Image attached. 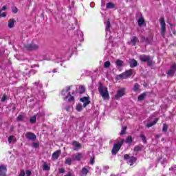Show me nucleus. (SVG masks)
I'll use <instances>...</instances> for the list:
<instances>
[{
	"label": "nucleus",
	"instance_id": "f8f14e48",
	"mask_svg": "<svg viewBox=\"0 0 176 176\" xmlns=\"http://www.w3.org/2000/svg\"><path fill=\"white\" fill-rule=\"evenodd\" d=\"M176 72V64H173L169 71L167 72L168 76H174V74Z\"/></svg>",
	"mask_w": 176,
	"mask_h": 176
},
{
	"label": "nucleus",
	"instance_id": "603ef678",
	"mask_svg": "<svg viewBox=\"0 0 176 176\" xmlns=\"http://www.w3.org/2000/svg\"><path fill=\"white\" fill-rule=\"evenodd\" d=\"M23 118H24V117H23V116L20 115V116H19L17 117L16 120H23Z\"/></svg>",
	"mask_w": 176,
	"mask_h": 176
},
{
	"label": "nucleus",
	"instance_id": "5701e85b",
	"mask_svg": "<svg viewBox=\"0 0 176 176\" xmlns=\"http://www.w3.org/2000/svg\"><path fill=\"white\" fill-rule=\"evenodd\" d=\"M14 23H16L14 19H10L8 21V28H13L14 27Z\"/></svg>",
	"mask_w": 176,
	"mask_h": 176
},
{
	"label": "nucleus",
	"instance_id": "f257e3e1",
	"mask_svg": "<svg viewBox=\"0 0 176 176\" xmlns=\"http://www.w3.org/2000/svg\"><path fill=\"white\" fill-rule=\"evenodd\" d=\"M98 91L103 100H109V93L108 92V88H107V87L100 84Z\"/></svg>",
	"mask_w": 176,
	"mask_h": 176
},
{
	"label": "nucleus",
	"instance_id": "393cba45",
	"mask_svg": "<svg viewBox=\"0 0 176 176\" xmlns=\"http://www.w3.org/2000/svg\"><path fill=\"white\" fill-rule=\"evenodd\" d=\"M144 22H145V19H144V17L142 16L139 18L138 21V24L140 27H142Z\"/></svg>",
	"mask_w": 176,
	"mask_h": 176
},
{
	"label": "nucleus",
	"instance_id": "49530a36",
	"mask_svg": "<svg viewBox=\"0 0 176 176\" xmlns=\"http://www.w3.org/2000/svg\"><path fill=\"white\" fill-rule=\"evenodd\" d=\"M147 65L151 67V65H152V58L150 57V59L146 61Z\"/></svg>",
	"mask_w": 176,
	"mask_h": 176
},
{
	"label": "nucleus",
	"instance_id": "052dcab7",
	"mask_svg": "<svg viewBox=\"0 0 176 176\" xmlns=\"http://www.w3.org/2000/svg\"><path fill=\"white\" fill-rule=\"evenodd\" d=\"M104 168H105V170H108V168H109V166H104Z\"/></svg>",
	"mask_w": 176,
	"mask_h": 176
},
{
	"label": "nucleus",
	"instance_id": "9b49d317",
	"mask_svg": "<svg viewBox=\"0 0 176 176\" xmlns=\"http://www.w3.org/2000/svg\"><path fill=\"white\" fill-rule=\"evenodd\" d=\"M83 158V154L82 153H77L75 154H73L72 155V160L80 162L82 159Z\"/></svg>",
	"mask_w": 176,
	"mask_h": 176
},
{
	"label": "nucleus",
	"instance_id": "a878e982",
	"mask_svg": "<svg viewBox=\"0 0 176 176\" xmlns=\"http://www.w3.org/2000/svg\"><path fill=\"white\" fill-rule=\"evenodd\" d=\"M156 123H157V118H155V120L152 122L147 124L146 126L148 128L152 127V126H155Z\"/></svg>",
	"mask_w": 176,
	"mask_h": 176
},
{
	"label": "nucleus",
	"instance_id": "4be33fe9",
	"mask_svg": "<svg viewBox=\"0 0 176 176\" xmlns=\"http://www.w3.org/2000/svg\"><path fill=\"white\" fill-rule=\"evenodd\" d=\"M138 64V63L135 60V59H131L130 60L131 68H134Z\"/></svg>",
	"mask_w": 176,
	"mask_h": 176
},
{
	"label": "nucleus",
	"instance_id": "423d86ee",
	"mask_svg": "<svg viewBox=\"0 0 176 176\" xmlns=\"http://www.w3.org/2000/svg\"><path fill=\"white\" fill-rule=\"evenodd\" d=\"M34 87H36L37 90L38 91V94L41 98H46V96H45V92L43 91L42 88V84L39 83V82H34Z\"/></svg>",
	"mask_w": 176,
	"mask_h": 176
},
{
	"label": "nucleus",
	"instance_id": "5fc2aeb1",
	"mask_svg": "<svg viewBox=\"0 0 176 176\" xmlns=\"http://www.w3.org/2000/svg\"><path fill=\"white\" fill-rule=\"evenodd\" d=\"M32 146L33 148H38V146H39V144H38V143H33Z\"/></svg>",
	"mask_w": 176,
	"mask_h": 176
},
{
	"label": "nucleus",
	"instance_id": "6e6552de",
	"mask_svg": "<svg viewBox=\"0 0 176 176\" xmlns=\"http://www.w3.org/2000/svg\"><path fill=\"white\" fill-rule=\"evenodd\" d=\"M160 23L161 24V35L162 36H164V34H166V22L164 21V18H161Z\"/></svg>",
	"mask_w": 176,
	"mask_h": 176
},
{
	"label": "nucleus",
	"instance_id": "b1692460",
	"mask_svg": "<svg viewBox=\"0 0 176 176\" xmlns=\"http://www.w3.org/2000/svg\"><path fill=\"white\" fill-rule=\"evenodd\" d=\"M16 141H17V140L16 139V137H14L13 135H10L8 138V142H9V144H12L13 142H16Z\"/></svg>",
	"mask_w": 176,
	"mask_h": 176
},
{
	"label": "nucleus",
	"instance_id": "f3484780",
	"mask_svg": "<svg viewBox=\"0 0 176 176\" xmlns=\"http://www.w3.org/2000/svg\"><path fill=\"white\" fill-rule=\"evenodd\" d=\"M90 170V167L89 166H85L82 168L80 175V176H86L87 174H89V171Z\"/></svg>",
	"mask_w": 176,
	"mask_h": 176
},
{
	"label": "nucleus",
	"instance_id": "c03bdc74",
	"mask_svg": "<svg viewBox=\"0 0 176 176\" xmlns=\"http://www.w3.org/2000/svg\"><path fill=\"white\" fill-rule=\"evenodd\" d=\"M167 129H168L167 124H164L163 128H162V131H167Z\"/></svg>",
	"mask_w": 176,
	"mask_h": 176
},
{
	"label": "nucleus",
	"instance_id": "6ab92c4d",
	"mask_svg": "<svg viewBox=\"0 0 176 176\" xmlns=\"http://www.w3.org/2000/svg\"><path fill=\"white\" fill-rule=\"evenodd\" d=\"M60 155H61V150H57L52 154V160H57L58 157H60Z\"/></svg>",
	"mask_w": 176,
	"mask_h": 176
},
{
	"label": "nucleus",
	"instance_id": "2eb2a0df",
	"mask_svg": "<svg viewBox=\"0 0 176 176\" xmlns=\"http://www.w3.org/2000/svg\"><path fill=\"white\" fill-rule=\"evenodd\" d=\"M25 137L28 140H30L31 141H35V140H36V135L31 132L26 133Z\"/></svg>",
	"mask_w": 176,
	"mask_h": 176
},
{
	"label": "nucleus",
	"instance_id": "0e129e2a",
	"mask_svg": "<svg viewBox=\"0 0 176 176\" xmlns=\"http://www.w3.org/2000/svg\"><path fill=\"white\" fill-rule=\"evenodd\" d=\"M91 4H92V3H91V4H90V5H91ZM91 7L93 8V6H91Z\"/></svg>",
	"mask_w": 176,
	"mask_h": 176
},
{
	"label": "nucleus",
	"instance_id": "f03ea898",
	"mask_svg": "<svg viewBox=\"0 0 176 176\" xmlns=\"http://www.w3.org/2000/svg\"><path fill=\"white\" fill-rule=\"evenodd\" d=\"M123 142H124V140L123 139H119L118 140V142L114 144L113 146V148L111 150L112 155H116L120 151V148H122V145H123Z\"/></svg>",
	"mask_w": 176,
	"mask_h": 176
},
{
	"label": "nucleus",
	"instance_id": "c85d7f7f",
	"mask_svg": "<svg viewBox=\"0 0 176 176\" xmlns=\"http://www.w3.org/2000/svg\"><path fill=\"white\" fill-rule=\"evenodd\" d=\"M145 97H146V93H143L138 96V100L142 101Z\"/></svg>",
	"mask_w": 176,
	"mask_h": 176
},
{
	"label": "nucleus",
	"instance_id": "4468645a",
	"mask_svg": "<svg viewBox=\"0 0 176 176\" xmlns=\"http://www.w3.org/2000/svg\"><path fill=\"white\" fill-rule=\"evenodd\" d=\"M80 101H81V102H83V108H86V107H87V105L90 104V100H89V98L87 97L81 98L80 99Z\"/></svg>",
	"mask_w": 176,
	"mask_h": 176
},
{
	"label": "nucleus",
	"instance_id": "473e14b6",
	"mask_svg": "<svg viewBox=\"0 0 176 176\" xmlns=\"http://www.w3.org/2000/svg\"><path fill=\"white\" fill-rule=\"evenodd\" d=\"M65 164H67L68 166H71V164H72V159L67 158L65 160Z\"/></svg>",
	"mask_w": 176,
	"mask_h": 176
},
{
	"label": "nucleus",
	"instance_id": "69168bd1",
	"mask_svg": "<svg viewBox=\"0 0 176 176\" xmlns=\"http://www.w3.org/2000/svg\"><path fill=\"white\" fill-rule=\"evenodd\" d=\"M60 65H63V63H60Z\"/></svg>",
	"mask_w": 176,
	"mask_h": 176
},
{
	"label": "nucleus",
	"instance_id": "6e6d98bb",
	"mask_svg": "<svg viewBox=\"0 0 176 176\" xmlns=\"http://www.w3.org/2000/svg\"><path fill=\"white\" fill-rule=\"evenodd\" d=\"M65 109H66V111H70V109H71V107H69V106L66 107H65Z\"/></svg>",
	"mask_w": 176,
	"mask_h": 176
},
{
	"label": "nucleus",
	"instance_id": "ddd939ff",
	"mask_svg": "<svg viewBox=\"0 0 176 176\" xmlns=\"http://www.w3.org/2000/svg\"><path fill=\"white\" fill-rule=\"evenodd\" d=\"M73 151H79V149H82V144L78 142L74 141L72 142Z\"/></svg>",
	"mask_w": 176,
	"mask_h": 176
},
{
	"label": "nucleus",
	"instance_id": "a211bd4d",
	"mask_svg": "<svg viewBox=\"0 0 176 176\" xmlns=\"http://www.w3.org/2000/svg\"><path fill=\"white\" fill-rule=\"evenodd\" d=\"M139 58L142 63H146L147 61H149V60H151V56L148 55H140L139 56Z\"/></svg>",
	"mask_w": 176,
	"mask_h": 176
},
{
	"label": "nucleus",
	"instance_id": "e433bc0d",
	"mask_svg": "<svg viewBox=\"0 0 176 176\" xmlns=\"http://www.w3.org/2000/svg\"><path fill=\"white\" fill-rule=\"evenodd\" d=\"M140 138L142 140L144 144H146V138L145 137V135L140 134Z\"/></svg>",
	"mask_w": 176,
	"mask_h": 176
},
{
	"label": "nucleus",
	"instance_id": "a18cd8bd",
	"mask_svg": "<svg viewBox=\"0 0 176 176\" xmlns=\"http://www.w3.org/2000/svg\"><path fill=\"white\" fill-rule=\"evenodd\" d=\"M43 170H49V166H48L47 164H44V165L43 166Z\"/></svg>",
	"mask_w": 176,
	"mask_h": 176
},
{
	"label": "nucleus",
	"instance_id": "680f3d73",
	"mask_svg": "<svg viewBox=\"0 0 176 176\" xmlns=\"http://www.w3.org/2000/svg\"><path fill=\"white\" fill-rule=\"evenodd\" d=\"M52 72L54 74V73L57 72V71L53 70Z\"/></svg>",
	"mask_w": 176,
	"mask_h": 176
},
{
	"label": "nucleus",
	"instance_id": "4c0bfd02",
	"mask_svg": "<svg viewBox=\"0 0 176 176\" xmlns=\"http://www.w3.org/2000/svg\"><path fill=\"white\" fill-rule=\"evenodd\" d=\"M126 144H130L131 142H133V138L131 136H128L126 140Z\"/></svg>",
	"mask_w": 176,
	"mask_h": 176
},
{
	"label": "nucleus",
	"instance_id": "de8ad7c7",
	"mask_svg": "<svg viewBox=\"0 0 176 176\" xmlns=\"http://www.w3.org/2000/svg\"><path fill=\"white\" fill-rule=\"evenodd\" d=\"M89 163L90 164H94V157H91Z\"/></svg>",
	"mask_w": 176,
	"mask_h": 176
},
{
	"label": "nucleus",
	"instance_id": "dca6fc26",
	"mask_svg": "<svg viewBox=\"0 0 176 176\" xmlns=\"http://www.w3.org/2000/svg\"><path fill=\"white\" fill-rule=\"evenodd\" d=\"M8 168L6 165H0V176H6Z\"/></svg>",
	"mask_w": 176,
	"mask_h": 176
},
{
	"label": "nucleus",
	"instance_id": "09e8293b",
	"mask_svg": "<svg viewBox=\"0 0 176 176\" xmlns=\"http://www.w3.org/2000/svg\"><path fill=\"white\" fill-rule=\"evenodd\" d=\"M18 176H25V172L24 170H21Z\"/></svg>",
	"mask_w": 176,
	"mask_h": 176
},
{
	"label": "nucleus",
	"instance_id": "8fccbe9b",
	"mask_svg": "<svg viewBox=\"0 0 176 176\" xmlns=\"http://www.w3.org/2000/svg\"><path fill=\"white\" fill-rule=\"evenodd\" d=\"M65 172V170H64V168H61L59 169L60 174H64Z\"/></svg>",
	"mask_w": 176,
	"mask_h": 176
},
{
	"label": "nucleus",
	"instance_id": "bf43d9fd",
	"mask_svg": "<svg viewBox=\"0 0 176 176\" xmlns=\"http://www.w3.org/2000/svg\"><path fill=\"white\" fill-rule=\"evenodd\" d=\"M65 176H72V173L71 172H69L67 173V175H65Z\"/></svg>",
	"mask_w": 176,
	"mask_h": 176
},
{
	"label": "nucleus",
	"instance_id": "bb28decb",
	"mask_svg": "<svg viewBox=\"0 0 176 176\" xmlns=\"http://www.w3.org/2000/svg\"><path fill=\"white\" fill-rule=\"evenodd\" d=\"M83 106L82 105V104L78 103V104H76V109L78 112H80L82 111V109H83Z\"/></svg>",
	"mask_w": 176,
	"mask_h": 176
},
{
	"label": "nucleus",
	"instance_id": "37998d69",
	"mask_svg": "<svg viewBox=\"0 0 176 176\" xmlns=\"http://www.w3.org/2000/svg\"><path fill=\"white\" fill-rule=\"evenodd\" d=\"M6 16V12H2V10H0V17H5Z\"/></svg>",
	"mask_w": 176,
	"mask_h": 176
},
{
	"label": "nucleus",
	"instance_id": "e2e57ef3",
	"mask_svg": "<svg viewBox=\"0 0 176 176\" xmlns=\"http://www.w3.org/2000/svg\"><path fill=\"white\" fill-rule=\"evenodd\" d=\"M164 163H166V161H164V162L163 163V162H162V164H164Z\"/></svg>",
	"mask_w": 176,
	"mask_h": 176
},
{
	"label": "nucleus",
	"instance_id": "79ce46f5",
	"mask_svg": "<svg viewBox=\"0 0 176 176\" xmlns=\"http://www.w3.org/2000/svg\"><path fill=\"white\" fill-rule=\"evenodd\" d=\"M140 151H141V147H140L139 146H136L134 148V152H140Z\"/></svg>",
	"mask_w": 176,
	"mask_h": 176
},
{
	"label": "nucleus",
	"instance_id": "7c9ffc66",
	"mask_svg": "<svg viewBox=\"0 0 176 176\" xmlns=\"http://www.w3.org/2000/svg\"><path fill=\"white\" fill-rule=\"evenodd\" d=\"M115 8V4L112 3H107V9H113Z\"/></svg>",
	"mask_w": 176,
	"mask_h": 176
},
{
	"label": "nucleus",
	"instance_id": "72a5a7b5",
	"mask_svg": "<svg viewBox=\"0 0 176 176\" xmlns=\"http://www.w3.org/2000/svg\"><path fill=\"white\" fill-rule=\"evenodd\" d=\"M139 89H140V85H138V83H135L133 88V91H138Z\"/></svg>",
	"mask_w": 176,
	"mask_h": 176
},
{
	"label": "nucleus",
	"instance_id": "20e7f679",
	"mask_svg": "<svg viewBox=\"0 0 176 176\" xmlns=\"http://www.w3.org/2000/svg\"><path fill=\"white\" fill-rule=\"evenodd\" d=\"M105 24V31H106V38L111 41L112 39V36L111 35V21L109 19L107 20V22H104Z\"/></svg>",
	"mask_w": 176,
	"mask_h": 176
},
{
	"label": "nucleus",
	"instance_id": "c9c22d12",
	"mask_svg": "<svg viewBox=\"0 0 176 176\" xmlns=\"http://www.w3.org/2000/svg\"><path fill=\"white\" fill-rule=\"evenodd\" d=\"M30 123H35V122H36V116L31 117L30 119Z\"/></svg>",
	"mask_w": 176,
	"mask_h": 176
},
{
	"label": "nucleus",
	"instance_id": "39448f33",
	"mask_svg": "<svg viewBox=\"0 0 176 176\" xmlns=\"http://www.w3.org/2000/svg\"><path fill=\"white\" fill-rule=\"evenodd\" d=\"M133 75V69L126 70L125 72L119 74L116 76V79H127Z\"/></svg>",
	"mask_w": 176,
	"mask_h": 176
},
{
	"label": "nucleus",
	"instance_id": "7ed1b4c3",
	"mask_svg": "<svg viewBox=\"0 0 176 176\" xmlns=\"http://www.w3.org/2000/svg\"><path fill=\"white\" fill-rule=\"evenodd\" d=\"M69 90H71V87H67L62 91V96H66L65 98V101H74L75 100L74 96H72Z\"/></svg>",
	"mask_w": 176,
	"mask_h": 176
},
{
	"label": "nucleus",
	"instance_id": "1a4fd4ad",
	"mask_svg": "<svg viewBox=\"0 0 176 176\" xmlns=\"http://www.w3.org/2000/svg\"><path fill=\"white\" fill-rule=\"evenodd\" d=\"M126 91V88H120L118 90L117 94L115 96L116 100H119L120 98H122L123 96H124Z\"/></svg>",
	"mask_w": 176,
	"mask_h": 176
},
{
	"label": "nucleus",
	"instance_id": "ea45409f",
	"mask_svg": "<svg viewBox=\"0 0 176 176\" xmlns=\"http://www.w3.org/2000/svg\"><path fill=\"white\" fill-rule=\"evenodd\" d=\"M126 126H123V127L122 128V130H121V132H120V135H123L125 134V133H126Z\"/></svg>",
	"mask_w": 176,
	"mask_h": 176
},
{
	"label": "nucleus",
	"instance_id": "58836bf2",
	"mask_svg": "<svg viewBox=\"0 0 176 176\" xmlns=\"http://www.w3.org/2000/svg\"><path fill=\"white\" fill-rule=\"evenodd\" d=\"M111 67V62L109 61H106L104 64V68H109Z\"/></svg>",
	"mask_w": 176,
	"mask_h": 176
},
{
	"label": "nucleus",
	"instance_id": "4d7b16f0",
	"mask_svg": "<svg viewBox=\"0 0 176 176\" xmlns=\"http://www.w3.org/2000/svg\"><path fill=\"white\" fill-rule=\"evenodd\" d=\"M0 10H1V12H3V10H6V6H3L2 8Z\"/></svg>",
	"mask_w": 176,
	"mask_h": 176
},
{
	"label": "nucleus",
	"instance_id": "f704fd0d",
	"mask_svg": "<svg viewBox=\"0 0 176 176\" xmlns=\"http://www.w3.org/2000/svg\"><path fill=\"white\" fill-rule=\"evenodd\" d=\"M117 67H122L123 65V61L120 60H118L116 63Z\"/></svg>",
	"mask_w": 176,
	"mask_h": 176
},
{
	"label": "nucleus",
	"instance_id": "864d4df0",
	"mask_svg": "<svg viewBox=\"0 0 176 176\" xmlns=\"http://www.w3.org/2000/svg\"><path fill=\"white\" fill-rule=\"evenodd\" d=\"M25 176H31V171L30 170H26L25 171Z\"/></svg>",
	"mask_w": 176,
	"mask_h": 176
},
{
	"label": "nucleus",
	"instance_id": "412c9836",
	"mask_svg": "<svg viewBox=\"0 0 176 176\" xmlns=\"http://www.w3.org/2000/svg\"><path fill=\"white\" fill-rule=\"evenodd\" d=\"M53 56V54H47L44 55L43 60H46L47 61H50V60H54L53 58L52 57Z\"/></svg>",
	"mask_w": 176,
	"mask_h": 176
},
{
	"label": "nucleus",
	"instance_id": "2f4dec72",
	"mask_svg": "<svg viewBox=\"0 0 176 176\" xmlns=\"http://www.w3.org/2000/svg\"><path fill=\"white\" fill-rule=\"evenodd\" d=\"M63 61H65V60L63 59V58H60L59 56H57L55 60V63H57L58 64H59V63H63Z\"/></svg>",
	"mask_w": 176,
	"mask_h": 176
},
{
	"label": "nucleus",
	"instance_id": "3c124183",
	"mask_svg": "<svg viewBox=\"0 0 176 176\" xmlns=\"http://www.w3.org/2000/svg\"><path fill=\"white\" fill-rule=\"evenodd\" d=\"M6 95H3V97L1 98V101L3 102L4 101H6Z\"/></svg>",
	"mask_w": 176,
	"mask_h": 176
},
{
	"label": "nucleus",
	"instance_id": "c756f323",
	"mask_svg": "<svg viewBox=\"0 0 176 176\" xmlns=\"http://www.w3.org/2000/svg\"><path fill=\"white\" fill-rule=\"evenodd\" d=\"M78 90H79L80 94H83V93H85L86 89H85V87L83 85H81L79 87Z\"/></svg>",
	"mask_w": 176,
	"mask_h": 176
},
{
	"label": "nucleus",
	"instance_id": "0eeeda50",
	"mask_svg": "<svg viewBox=\"0 0 176 176\" xmlns=\"http://www.w3.org/2000/svg\"><path fill=\"white\" fill-rule=\"evenodd\" d=\"M124 159L127 160V164H129V166H133V164L137 162V158L135 157H129L127 154L124 155Z\"/></svg>",
	"mask_w": 176,
	"mask_h": 176
},
{
	"label": "nucleus",
	"instance_id": "13d9d810",
	"mask_svg": "<svg viewBox=\"0 0 176 176\" xmlns=\"http://www.w3.org/2000/svg\"><path fill=\"white\" fill-rule=\"evenodd\" d=\"M36 70H32V71L30 72V73L32 74L33 75H35V73H36Z\"/></svg>",
	"mask_w": 176,
	"mask_h": 176
},
{
	"label": "nucleus",
	"instance_id": "cd10ccee",
	"mask_svg": "<svg viewBox=\"0 0 176 176\" xmlns=\"http://www.w3.org/2000/svg\"><path fill=\"white\" fill-rule=\"evenodd\" d=\"M78 39L82 42L83 41V32H82L80 30L78 31Z\"/></svg>",
	"mask_w": 176,
	"mask_h": 176
},
{
	"label": "nucleus",
	"instance_id": "aec40b11",
	"mask_svg": "<svg viewBox=\"0 0 176 176\" xmlns=\"http://www.w3.org/2000/svg\"><path fill=\"white\" fill-rule=\"evenodd\" d=\"M137 42H138V38H137V36H132L129 45H131L132 46H135V45H137Z\"/></svg>",
	"mask_w": 176,
	"mask_h": 176
},
{
	"label": "nucleus",
	"instance_id": "9d476101",
	"mask_svg": "<svg viewBox=\"0 0 176 176\" xmlns=\"http://www.w3.org/2000/svg\"><path fill=\"white\" fill-rule=\"evenodd\" d=\"M39 46L38 45L32 43L30 44L25 45V49L27 50H37L38 49Z\"/></svg>",
	"mask_w": 176,
	"mask_h": 176
},
{
	"label": "nucleus",
	"instance_id": "a19ab883",
	"mask_svg": "<svg viewBox=\"0 0 176 176\" xmlns=\"http://www.w3.org/2000/svg\"><path fill=\"white\" fill-rule=\"evenodd\" d=\"M12 13H17L19 12V9H17V8H16V7H12Z\"/></svg>",
	"mask_w": 176,
	"mask_h": 176
}]
</instances>
